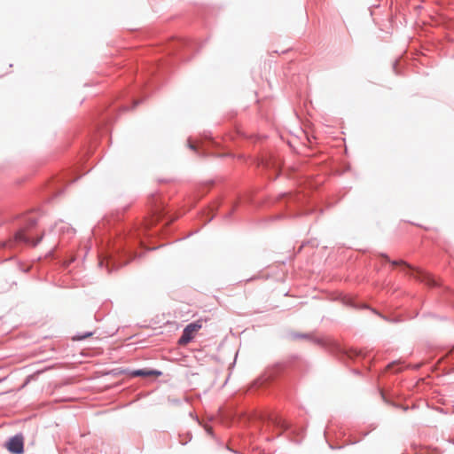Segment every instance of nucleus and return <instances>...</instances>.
<instances>
[{"instance_id": "obj_6", "label": "nucleus", "mask_w": 454, "mask_h": 454, "mask_svg": "<svg viewBox=\"0 0 454 454\" xmlns=\"http://www.w3.org/2000/svg\"><path fill=\"white\" fill-rule=\"evenodd\" d=\"M91 335H92V333H86V334H84V335H82V336H76V337H74V340H81L86 339V338H88V337H90V336H91Z\"/></svg>"}, {"instance_id": "obj_1", "label": "nucleus", "mask_w": 454, "mask_h": 454, "mask_svg": "<svg viewBox=\"0 0 454 454\" xmlns=\"http://www.w3.org/2000/svg\"><path fill=\"white\" fill-rule=\"evenodd\" d=\"M384 257L386 258V260H387L388 262H391L392 265L394 266H397V265H403L410 270H412V275L414 276V278H418L419 280L422 281V282H425L427 285H429V286H434V280L433 279V278L427 272H424L420 270H414L412 269L409 264H407L404 261H390L387 255H384Z\"/></svg>"}, {"instance_id": "obj_3", "label": "nucleus", "mask_w": 454, "mask_h": 454, "mask_svg": "<svg viewBox=\"0 0 454 454\" xmlns=\"http://www.w3.org/2000/svg\"><path fill=\"white\" fill-rule=\"evenodd\" d=\"M7 450L13 454H21L24 451V439L22 435L12 437L6 443Z\"/></svg>"}, {"instance_id": "obj_5", "label": "nucleus", "mask_w": 454, "mask_h": 454, "mask_svg": "<svg viewBox=\"0 0 454 454\" xmlns=\"http://www.w3.org/2000/svg\"><path fill=\"white\" fill-rule=\"evenodd\" d=\"M161 374L160 372L153 371V370H137L132 372L133 376H142V377H149V376H160Z\"/></svg>"}, {"instance_id": "obj_4", "label": "nucleus", "mask_w": 454, "mask_h": 454, "mask_svg": "<svg viewBox=\"0 0 454 454\" xmlns=\"http://www.w3.org/2000/svg\"><path fill=\"white\" fill-rule=\"evenodd\" d=\"M42 236L37 238L36 239H34L30 237V235L25 230H21L17 232L15 236V239L19 242H23L28 245H31L33 247L36 246L38 242L41 240Z\"/></svg>"}, {"instance_id": "obj_7", "label": "nucleus", "mask_w": 454, "mask_h": 454, "mask_svg": "<svg viewBox=\"0 0 454 454\" xmlns=\"http://www.w3.org/2000/svg\"><path fill=\"white\" fill-rule=\"evenodd\" d=\"M393 366H394L393 364H389L387 368H388V369H390V368H392Z\"/></svg>"}, {"instance_id": "obj_2", "label": "nucleus", "mask_w": 454, "mask_h": 454, "mask_svg": "<svg viewBox=\"0 0 454 454\" xmlns=\"http://www.w3.org/2000/svg\"><path fill=\"white\" fill-rule=\"evenodd\" d=\"M201 323L200 321L191 323L183 331V334L178 340L181 346L187 345L192 340L194 339L197 333L201 329Z\"/></svg>"}]
</instances>
